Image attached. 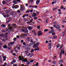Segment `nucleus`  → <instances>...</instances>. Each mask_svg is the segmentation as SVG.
<instances>
[{
	"label": "nucleus",
	"instance_id": "obj_1",
	"mask_svg": "<svg viewBox=\"0 0 66 66\" xmlns=\"http://www.w3.org/2000/svg\"><path fill=\"white\" fill-rule=\"evenodd\" d=\"M42 31H38V36H40V35H42V34H43V32H41Z\"/></svg>",
	"mask_w": 66,
	"mask_h": 66
},
{
	"label": "nucleus",
	"instance_id": "obj_2",
	"mask_svg": "<svg viewBox=\"0 0 66 66\" xmlns=\"http://www.w3.org/2000/svg\"><path fill=\"white\" fill-rule=\"evenodd\" d=\"M17 1H19L20 2V0H17L16 1V0H13V2L15 4H17Z\"/></svg>",
	"mask_w": 66,
	"mask_h": 66
},
{
	"label": "nucleus",
	"instance_id": "obj_3",
	"mask_svg": "<svg viewBox=\"0 0 66 66\" xmlns=\"http://www.w3.org/2000/svg\"><path fill=\"white\" fill-rule=\"evenodd\" d=\"M52 46V44L51 43H50L49 44L48 47L49 48V49H50V50H51V46Z\"/></svg>",
	"mask_w": 66,
	"mask_h": 66
},
{
	"label": "nucleus",
	"instance_id": "obj_4",
	"mask_svg": "<svg viewBox=\"0 0 66 66\" xmlns=\"http://www.w3.org/2000/svg\"><path fill=\"white\" fill-rule=\"evenodd\" d=\"M35 44V42H31V43H30L29 44V46H32V45H34Z\"/></svg>",
	"mask_w": 66,
	"mask_h": 66
},
{
	"label": "nucleus",
	"instance_id": "obj_5",
	"mask_svg": "<svg viewBox=\"0 0 66 66\" xmlns=\"http://www.w3.org/2000/svg\"><path fill=\"white\" fill-rule=\"evenodd\" d=\"M5 30V32H8L9 33H10L11 32V30H10V29L6 28Z\"/></svg>",
	"mask_w": 66,
	"mask_h": 66
},
{
	"label": "nucleus",
	"instance_id": "obj_6",
	"mask_svg": "<svg viewBox=\"0 0 66 66\" xmlns=\"http://www.w3.org/2000/svg\"><path fill=\"white\" fill-rule=\"evenodd\" d=\"M30 57H32V56L33 55V53H31H31H30L29 54L27 55V56H30Z\"/></svg>",
	"mask_w": 66,
	"mask_h": 66
},
{
	"label": "nucleus",
	"instance_id": "obj_7",
	"mask_svg": "<svg viewBox=\"0 0 66 66\" xmlns=\"http://www.w3.org/2000/svg\"><path fill=\"white\" fill-rule=\"evenodd\" d=\"M20 10L21 11H24V7L22 6H21Z\"/></svg>",
	"mask_w": 66,
	"mask_h": 66
},
{
	"label": "nucleus",
	"instance_id": "obj_8",
	"mask_svg": "<svg viewBox=\"0 0 66 66\" xmlns=\"http://www.w3.org/2000/svg\"><path fill=\"white\" fill-rule=\"evenodd\" d=\"M36 47H38V46L37 45H36V44L35 43L33 45V48H36Z\"/></svg>",
	"mask_w": 66,
	"mask_h": 66
},
{
	"label": "nucleus",
	"instance_id": "obj_9",
	"mask_svg": "<svg viewBox=\"0 0 66 66\" xmlns=\"http://www.w3.org/2000/svg\"><path fill=\"white\" fill-rule=\"evenodd\" d=\"M3 61H5L6 60V56H3Z\"/></svg>",
	"mask_w": 66,
	"mask_h": 66
},
{
	"label": "nucleus",
	"instance_id": "obj_10",
	"mask_svg": "<svg viewBox=\"0 0 66 66\" xmlns=\"http://www.w3.org/2000/svg\"><path fill=\"white\" fill-rule=\"evenodd\" d=\"M56 1L57 0H54L53 2H52V4H53L54 3H56Z\"/></svg>",
	"mask_w": 66,
	"mask_h": 66
},
{
	"label": "nucleus",
	"instance_id": "obj_11",
	"mask_svg": "<svg viewBox=\"0 0 66 66\" xmlns=\"http://www.w3.org/2000/svg\"><path fill=\"white\" fill-rule=\"evenodd\" d=\"M26 62H27L26 64H27V65H29V64H30V62L29 61H28V60L27 61H26Z\"/></svg>",
	"mask_w": 66,
	"mask_h": 66
},
{
	"label": "nucleus",
	"instance_id": "obj_12",
	"mask_svg": "<svg viewBox=\"0 0 66 66\" xmlns=\"http://www.w3.org/2000/svg\"><path fill=\"white\" fill-rule=\"evenodd\" d=\"M7 65V63L6 62H5L4 65L2 64L0 65V66H6Z\"/></svg>",
	"mask_w": 66,
	"mask_h": 66
},
{
	"label": "nucleus",
	"instance_id": "obj_13",
	"mask_svg": "<svg viewBox=\"0 0 66 66\" xmlns=\"http://www.w3.org/2000/svg\"><path fill=\"white\" fill-rule=\"evenodd\" d=\"M1 32H2V34H4V33H5V29H3L1 31Z\"/></svg>",
	"mask_w": 66,
	"mask_h": 66
},
{
	"label": "nucleus",
	"instance_id": "obj_14",
	"mask_svg": "<svg viewBox=\"0 0 66 66\" xmlns=\"http://www.w3.org/2000/svg\"><path fill=\"white\" fill-rule=\"evenodd\" d=\"M54 30L53 29V30H52L51 31H50L49 32V33H53V32H54Z\"/></svg>",
	"mask_w": 66,
	"mask_h": 66
},
{
	"label": "nucleus",
	"instance_id": "obj_15",
	"mask_svg": "<svg viewBox=\"0 0 66 66\" xmlns=\"http://www.w3.org/2000/svg\"><path fill=\"white\" fill-rule=\"evenodd\" d=\"M18 7H19V6L18 5H15L14 6V9H18Z\"/></svg>",
	"mask_w": 66,
	"mask_h": 66
},
{
	"label": "nucleus",
	"instance_id": "obj_16",
	"mask_svg": "<svg viewBox=\"0 0 66 66\" xmlns=\"http://www.w3.org/2000/svg\"><path fill=\"white\" fill-rule=\"evenodd\" d=\"M1 27H3V28H6V26L5 24H3L1 25Z\"/></svg>",
	"mask_w": 66,
	"mask_h": 66
},
{
	"label": "nucleus",
	"instance_id": "obj_17",
	"mask_svg": "<svg viewBox=\"0 0 66 66\" xmlns=\"http://www.w3.org/2000/svg\"><path fill=\"white\" fill-rule=\"evenodd\" d=\"M63 60H61L59 63V64H62L63 63Z\"/></svg>",
	"mask_w": 66,
	"mask_h": 66
},
{
	"label": "nucleus",
	"instance_id": "obj_18",
	"mask_svg": "<svg viewBox=\"0 0 66 66\" xmlns=\"http://www.w3.org/2000/svg\"><path fill=\"white\" fill-rule=\"evenodd\" d=\"M56 28L57 29H60V26L59 25H56Z\"/></svg>",
	"mask_w": 66,
	"mask_h": 66
},
{
	"label": "nucleus",
	"instance_id": "obj_19",
	"mask_svg": "<svg viewBox=\"0 0 66 66\" xmlns=\"http://www.w3.org/2000/svg\"><path fill=\"white\" fill-rule=\"evenodd\" d=\"M3 48H5V49H6L7 48H8L7 46H6V45H5L3 46Z\"/></svg>",
	"mask_w": 66,
	"mask_h": 66
},
{
	"label": "nucleus",
	"instance_id": "obj_20",
	"mask_svg": "<svg viewBox=\"0 0 66 66\" xmlns=\"http://www.w3.org/2000/svg\"><path fill=\"white\" fill-rule=\"evenodd\" d=\"M40 2V1L39 0L37 1H36V4H38Z\"/></svg>",
	"mask_w": 66,
	"mask_h": 66
},
{
	"label": "nucleus",
	"instance_id": "obj_21",
	"mask_svg": "<svg viewBox=\"0 0 66 66\" xmlns=\"http://www.w3.org/2000/svg\"><path fill=\"white\" fill-rule=\"evenodd\" d=\"M9 34L8 32H7L5 34H4V37H5L6 38L7 37V34Z\"/></svg>",
	"mask_w": 66,
	"mask_h": 66
},
{
	"label": "nucleus",
	"instance_id": "obj_22",
	"mask_svg": "<svg viewBox=\"0 0 66 66\" xmlns=\"http://www.w3.org/2000/svg\"><path fill=\"white\" fill-rule=\"evenodd\" d=\"M26 30H27V31H24V33H28V29H27V28H26Z\"/></svg>",
	"mask_w": 66,
	"mask_h": 66
},
{
	"label": "nucleus",
	"instance_id": "obj_23",
	"mask_svg": "<svg viewBox=\"0 0 66 66\" xmlns=\"http://www.w3.org/2000/svg\"><path fill=\"white\" fill-rule=\"evenodd\" d=\"M22 35L23 36H28V34H23Z\"/></svg>",
	"mask_w": 66,
	"mask_h": 66
},
{
	"label": "nucleus",
	"instance_id": "obj_24",
	"mask_svg": "<svg viewBox=\"0 0 66 66\" xmlns=\"http://www.w3.org/2000/svg\"><path fill=\"white\" fill-rule=\"evenodd\" d=\"M29 7H30V8H31L32 7H34V6H33L32 5H30L29 6Z\"/></svg>",
	"mask_w": 66,
	"mask_h": 66
},
{
	"label": "nucleus",
	"instance_id": "obj_25",
	"mask_svg": "<svg viewBox=\"0 0 66 66\" xmlns=\"http://www.w3.org/2000/svg\"><path fill=\"white\" fill-rule=\"evenodd\" d=\"M60 46V44H58L57 45V48H59Z\"/></svg>",
	"mask_w": 66,
	"mask_h": 66
},
{
	"label": "nucleus",
	"instance_id": "obj_26",
	"mask_svg": "<svg viewBox=\"0 0 66 66\" xmlns=\"http://www.w3.org/2000/svg\"><path fill=\"white\" fill-rule=\"evenodd\" d=\"M21 56H19V59H20V60H19L20 61H21Z\"/></svg>",
	"mask_w": 66,
	"mask_h": 66
},
{
	"label": "nucleus",
	"instance_id": "obj_27",
	"mask_svg": "<svg viewBox=\"0 0 66 66\" xmlns=\"http://www.w3.org/2000/svg\"><path fill=\"white\" fill-rule=\"evenodd\" d=\"M31 21H28L27 22V24H30L31 23Z\"/></svg>",
	"mask_w": 66,
	"mask_h": 66
},
{
	"label": "nucleus",
	"instance_id": "obj_28",
	"mask_svg": "<svg viewBox=\"0 0 66 66\" xmlns=\"http://www.w3.org/2000/svg\"><path fill=\"white\" fill-rule=\"evenodd\" d=\"M53 37L54 38H53V39H54V38L55 39V38H57V36L55 35Z\"/></svg>",
	"mask_w": 66,
	"mask_h": 66
},
{
	"label": "nucleus",
	"instance_id": "obj_29",
	"mask_svg": "<svg viewBox=\"0 0 66 66\" xmlns=\"http://www.w3.org/2000/svg\"><path fill=\"white\" fill-rule=\"evenodd\" d=\"M33 14L34 15V16H35V17L37 15L34 12L33 13Z\"/></svg>",
	"mask_w": 66,
	"mask_h": 66
},
{
	"label": "nucleus",
	"instance_id": "obj_30",
	"mask_svg": "<svg viewBox=\"0 0 66 66\" xmlns=\"http://www.w3.org/2000/svg\"><path fill=\"white\" fill-rule=\"evenodd\" d=\"M5 2V1H3V2H2V4L3 5H4V4H5V2Z\"/></svg>",
	"mask_w": 66,
	"mask_h": 66
},
{
	"label": "nucleus",
	"instance_id": "obj_31",
	"mask_svg": "<svg viewBox=\"0 0 66 66\" xmlns=\"http://www.w3.org/2000/svg\"><path fill=\"white\" fill-rule=\"evenodd\" d=\"M0 36H1V37H3V36H4V35L3 34H1L0 35Z\"/></svg>",
	"mask_w": 66,
	"mask_h": 66
},
{
	"label": "nucleus",
	"instance_id": "obj_32",
	"mask_svg": "<svg viewBox=\"0 0 66 66\" xmlns=\"http://www.w3.org/2000/svg\"><path fill=\"white\" fill-rule=\"evenodd\" d=\"M13 40L14 41H16L17 38H14L13 39Z\"/></svg>",
	"mask_w": 66,
	"mask_h": 66
},
{
	"label": "nucleus",
	"instance_id": "obj_33",
	"mask_svg": "<svg viewBox=\"0 0 66 66\" xmlns=\"http://www.w3.org/2000/svg\"><path fill=\"white\" fill-rule=\"evenodd\" d=\"M34 51V49H32L31 50V51H30V52H31V53L33 52V51Z\"/></svg>",
	"mask_w": 66,
	"mask_h": 66
},
{
	"label": "nucleus",
	"instance_id": "obj_34",
	"mask_svg": "<svg viewBox=\"0 0 66 66\" xmlns=\"http://www.w3.org/2000/svg\"><path fill=\"white\" fill-rule=\"evenodd\" d=\"M39 43H36V45L37 46H39Z\"/></svg>",
	"mask_w": 66,
	"mask_h": 66
},
{
	"label": "nucleus",
	"instance_id": "obj_35",
	"mask_svg": "<svg viewBox=\"0 0 66 66\" xmlns=\"http://www.w3.org/2000/svg\"><path fill=\"white\" fill-rule=\"evenodd\" d=\"M8 46H9L10 47V46H11V44L10 43H8Z\"/></svg>",
	"mask_w": 66,
	"mask_h": 66
},
{
	"label": "nucleus",
	"instance_id": "obj_36",
	"mask_svg": "<svg viewBox=\"0 0 66 66\" xmlns=\"http://www.w3.org/2000/svg\"><path fill=\"white\" fill-rule=\"evenodd\" d=\"M25 16L26 17H28V16H29V15L28 14H25Z\"/></svg>",
	"mask_w": 66,
	"mask_h": 66
},
{
	"label": "nucleus",
	"instance_id": "obj_37",
	"mask_svg": "<svg viewBox=\"0 0 66 66\" xmlns=\"http://www.w3.org/2000/svg\"><path fill=\"white\" fill-rule=\"evenodd\" d=\"M47 31H48V29H46L44 30V32H46Z\"/></svg>",
	"mask_w": 66,
	"mask_h": 66
},
{
	"label": "nucleus",
	"instance_id": "obj_38",
	"mask_svg": "<svg viewBox=\"0 0 66 66\" xmlns=\"http://www.w3.org/2000/svg\"><path fill=\"white\" fill-rule=\"evenodd\" d=\"M17 26V25L16 24H12V26Z\"/></svg>",
	"mask_w": 66,
	"mask_h": 66
},
{
	"label": "nucleus",
	"instance_id": "obj_39",
	"mask_svg": "<svg viewBox=\"0 0 66 66\" xmlns=\"http://www.w3.org/2000/svg\"><path fill=\"white\" fill-rule=\"evenodd\" d=\"M52 63L53 64H55L56 62V61H54Z\"/></svg>",
	"mask_w": 66,
	"mask_h": 66
},
{
	"label": "nucleus",
	"instance_id": "obj_40",
	"mask_svg": "<svg viewBox=\"0 0 66 66\" xmlns=\"http://www.w3.org/2000/svg\"><path fill=\"white\" fill-rule=\"evenodd\" d=\"M12 62L13 63H15L16 62V60H12Z\"/></svg>",
	"mask_w": 66,
	"mask_h": 66
},
{
	"label": "nucleus",
	"instance_id": "obj_41",
	"mask_svg": "<svg viewBox=\"0 0 66 66\" xmlns=\"http://www.w3.org/2000/svg\"><path fill=\"white\" fill-rule=\"evenodd\" d=\"M23 60H24V61H25V62H26V61H27L28 60H27V59H24Z\"/></svg>",
	"mask_w": 66,
	"mask_h": 66
},
{
	"label": "nucleus",
	"instance_id": "obj_42",
	"mask_svg": "<svg viewBox=\"0 0 66 66\" xmlns=\"http://www.w3.org/2000/svg\"><path fill=\"white\" fill-rule=\"evenodd\" d=\"M16 48H18V50H20V47H17Z\"/></svg>",
	"mask_w": 66,
	"mask_h": 66
},
{
	"label": "nucleus",
	"instance_id": "obj_43",
	"mask_svg": "<svg viewBox=\"0 0 66 66\" xmlns=\"http://www.w3.org/2000/svg\"><path fill=\"white\" fill-rule=\"evenodd\" d=\"M63 45H62L60 47V49H61V48H62V47H63Z\"/></svg>",
	"mask_w": 66,
	"mask_h": 66
},
{
	"label": "nucleus",
	"instance_id": "obj_44",
	"mask_svg": "<svg viewBox=\"0 0 66 66\" xmlns=\"http://www.w3.org/2000/svg\"><path fill=\"white\" fill-rule=\"evenodd\" d=\"M24 21H28V20L27 19H24Z\"/></svg>",
	"mask_w": 66,
	"mask_h": 66
},
{
	"label": "nucleus",
	"instance_id": "obj_45",
	"mask_svg": "<svg viewBox=\"0 0 66 66\" xmlns=\"http://www.w3.org/2000/svg\"><path fill=\"white\" fill-rule=\"evenodd\" d=\"M15 42H10V44L11 45H12V44H14Z\"/></svg>",
	"mask_w": 66,
	"mask_h": 66
},
{
	"label": "nucleus",
	"instance_id": "obj_46",
	"mask_svg": "<svg viewBox=\"0 0 66 66\" xmlns=\"http://www.w3.org/2000/svg\"><path fill=\"white\" fill-rule=\"evenodd\" d=\"M54 24H56L57 22H54L53 23Z\"/></svg>",
	"mask_w": 66,
	"mask_h": 66
},
{
	"label": "nucleus",
	"instance_id": "obj_47",
	"mask_svg": "<svg viewBox=\"0 0 66 66\" xmlns=\"http://www.w3.org/2000/svg\"><path fill=\"white\" fill-rule=\"evenodd\" d=\"M61 6V7L60 8V9L63 10V8H64V7H63V6Z\"/></svg>",
	"mask_w": 66,
	"mask_h": 66
},
{
	"label": "nucleus",
	"instance_id": "obj_48",
	"mask_svg": "<svg viewBox=\"0 0 66 66\" xmlns=\"http://www.w3.org/2000/svg\"><path fill=\"white\" fill-rule=\"evenodd\" d=\"M30 12V10H28L27 11H26V13H29Z\"/></svg>",
	"mask_w": 66,
	"mask_h": 66
},
{
	"label": "nucleus",
	"instance_id": "obj_49",
	"mask_svg": "<svg viewBox=\"0 0 66 66\" xmlns=\"http://www.w3.org/2000/svg\"><path fill=\"white\" fill-rule=\"evenodd\" d=\"M62 54V52H60V56L61 57V55Z\"/></svg>",
	"mask_w": 66,
	"mask_h": 66
},
{
	"label": "nucleus",
	"instance_id": "obj_50",
	"mask_svg": "<svg viewBox=\"0 0 66 66\" xmlns=\"http://www.w3.org/2000/svg\"><path fill=\"white\" fill-rule=\"evenodd\" d=\"M31 29H32L31 27H28V29L29 30H31Z\"/></svg>",
	"mask_w": 66,
	"mask_h": 66
},
{
	"label": "nucleus",
	"instance_id": "obj_51",
	"mask_svg": "<svg viewBox=\"0 0 66 66\" xmlns=\"http://www.w3.org/2000/svg\"><path fill=\"white\" fill-rule=\"evenodd\" d=\"M55 33L54 32L53 33H52V35H55Z\"/></svg>",
	"mask_w": 66,
	"mask_h": 66
},
{
	"label": "nucleus",
	"instance_id": "obj_52",
	"mask_svg": "<svg viewBox=\"0 0 66 66\" xmlns=\"http://www.w3.org/2000/svg\"><path fill=\"white\" fill-rule=\"evenodd\" d=\"M34 61V60H31L30 61V62L31 63H32V62H33Z\"/></svg>",
	"mask_w": 66,
	"mask_h": 66
},
{
	"label": "nucleus",
	"instance_id": "obj_53",
	"mask_svg": "<svg viewBox=\"0 0 66 66\" xmlns=\"http://www.w3.org/2000/svg\"><path fill=\"white\" fill-rule=\"evenodd\" d=\"M24 30H25V29H21V31L22 32H24Z\"/></svg>",
	"mask_w": 66,
	"mask_h": 66
},
{
	"label": "nucleus",
	"instance_id": "obj_54",
	"mask_svg": "<svg viewBox=\"0 0 66 66\" xmlns=\"http://www.w3.org/2000/svg\"><path fill=\"white\" fill-rule=\"evenodd\" d=\"M9 20H10V21H11L12 20V19L11 18H9L8 19Z\"/></svg>",
	"mask_w": 66,
	"mask_h": 66
},
{
	"label": "nucleus",
	"instance_id": "obj_55",
	"mask_svg": "<svg viewBox=\"0 0 66 66\" xmlns=\"http://www.w3.org/2000/svg\"><path fill=\"white\" fill-rule=\"evenodd\" d=\"M17 12H18V13H20V11L19 10H18L17 11Z\"/></svg>",
	"mask_w": 66,
	"mask_h": 66
},
{
	"label": "nucleus",
	"instance_id": "obj_56",
	"mask_svg": "<svg viewBox=\"0 0 66 66\" xmlns=\"http://www.w3.org/2000/svg\"><path fill=\"white\" fill-rule=\"evenodd\" d=\"M6 17H9V14H8L6 15Z\"/></svg>",
	"mask_w": 66,
	"mask_h": 66
},
{
	"label": "nucleus",
	"instance_id": "obj_57",
	"mask_svg": "<svg viewBox=\"0 0 66 66\" xmlns=\"http://www.w3.org/2000/svg\"><path fill=\"white\" fill-rule=\"evenodd\" d=\"M23 45H26V43L25 42H23Z\"/></svg>",
	"mask_w": 66,
	"mask_h": 66
},
{
	"label": "nucleus",
	"instance_id": "obj_58",
	"mask_svg": "<svg viewBox=\"0 0 66 66\" xmlns=\"http://www.w3.org/2000/svg\"><path fill=\"white\" fill-rule=\"evenodd\" d=\"M57 9V8H54V9H53V11H54V10H56Z\"/></svg>",
	"mask_w": 66,
	"mask_h": 66
},
{
	"label": "nucleus",
	"instance_id": "obj_59",
	"mask_svg": "<svg viewBox=\"0 0 66 66\" xmlns=\"http://www.w3.org/2000/svg\"><path fill=\"white\" fill-rule=\"evenodd\" d=\"M11 14L12 15H14V12H11Z\"/></svg>",
	"mask_w": 66,
	"mask_h": 66
},
{
	"label": "nucleus",
	"instance_id": "obj_60",
	"mask_svg": "<svg viewBox=\"0 0 66 66\" xmlns=\"http://www.w3.org/2000/svg\"><path fill=\"white\" fill-rule=\"evenodd\" d=\"M64 51V50L63 49H62L61 50V52H63V51Z\"/></svg>",
	"mask_w": 66,
	"mask_h": 66
},
{
	"label": "nucleus",
	"instance_id": "obj_61",
	"mask_svg": "<svg viewBox=\"0 0 66 66\" xmlns=\"http://www.w3.org/2000/svg\"><path fill=\"white\" fill-rule=\"evenodd\" d=\"M16 37H17V38H19L20 37L19 36H16Z\"/></svg>",
	"mask_w": 66,
	"mask_h": 66
},
{
	"label": "nucleus",
	"instance_id": "obj_62",
	"mask_svg": "<svg viewBox=\"0 0 66 66\" xmlns=\"http://www.w3.org/2000/svg\"><path fill=\"white\" fill-rule=\"evenodd\" d=\"M66 2V0H63V2Z\"/></svg>",
	"mask_w": 66,
	"mask_h": 66
},
{
	"label": "nucleus",
	"instance_id": "obj_63",
	"mask_svg": "<svg viewBox=\"0 0 66 66\" xmlns=\"http://www.w3.org/2000/svg\"><path fill=\"white\" fill-rule=\"evenodd\" d=\"M13 66H17V64H13Z\"/></svg>",
	"mask_w": 66,
	"mask_h": 66
},
{
	"label": "nucleus",
	"instance_id": "obj_64",
	"mask_svg": "<svg viewBox=\"0 0 66 66\" xmlns=\"http://www.w3.org/2000/svg\"><path fill=\"white\" fill-rule=\"evenodd\" d=\"M21 66H26V65L23 64H22Z\"/></svg>",
	"mask_w": 66,
	"mask_h": 66
}]
</instances>
